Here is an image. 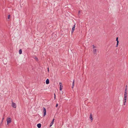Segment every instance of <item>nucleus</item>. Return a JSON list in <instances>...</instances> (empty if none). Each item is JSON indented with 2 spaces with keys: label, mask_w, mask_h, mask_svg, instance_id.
Returning a JSON list of instances; mask_svg holds the SVG:
<instances>
[{
  "label": "nucleus",
  "mask_w": 128,
  "mask_h": 128,
  "mask_svg": "<svg viewBox=\"0 0 128 128\" xmlns=\"http://www.w3.org/2000/svg\"><path fill=\"white\" fill-rule=\"evenodd\" d=\"M7 124H9L10 123L12 122V119L10 118H8L7 120Z\"/></svg>",
  "instance_id": "f257e3e1"
},
{
  "label": "nucleus",
  "mask_w": 128,
  "mask_h": 128,
  "mask_svg": "<svg viewBox=\"0 0 128 128\" xmlns=\"http://www.w3.org/2000/svg\"><path fill=\"white\" fill-rule=\"evenodd\" d=\"M43 112L44 113L43 116H44L46 115V108L44 107L43 108Z\"/></svg>",
  "instance_id": "f03ea898"
},
{
  "label": "nucleus",
  "mask_w": 128,
  "mask_h": 128,
  "mask_svg": "<svg viewBox=\"0 0 128 128\" xmlns=\"http://www.w3.org/2000/svg\"><path fill=\"white\" fill-rule=\"evenodd\" d=\"M12 107L14 108H16V104L13 102H12Z\"/></svg>",
  "instance_id": "7ed1b4c3"
},
{
  "label": "nucleus",
  "mask_w": 128,
  "mask_h": 128,
  "mask_svg": "<svg viewBox=\"0 0 128 128\" xmlns=\"http://www.w3.org/2000/svg\"><path fill=\"white\" fill-rule=\"evenodd\" d=\"M127 96V94H124V100L125 102H126Z\"/></svg>",
  "instance_id": "20e7f679"
},
{
  "label": "nucleus",
  "mask_w": 128,
  "mask_h": 128,
  "mask_svg": "<svg viewBox=\"0 0 128 128\" xmlns=\"http://www.w3.org/2000/svg\"><path fill=\"white\" fill-rule=\"evenodd\" d=\"M54 120V119H53L52 120V122H51L50 124V127H51L52 126V125L53 124Z\"/></svg>",
  "instance_id": "39448f33"
},
{
  "label": "nucleus",
  "mask_w": 128,
  "mask_h": 128,
  "mask_svg": "<svg viewBox=\"0 0 128 128\" xmlns=\"http://www.w3.org/2000/svg\"><path fill=\"white\" fill-rule=\"evenodd\" d=\"M90 118L92 120H93L92 115V114H90Z\"/></svg>",
  "instance_id": "423d86ee"
},
{
  "label": "nucleus",
  "mask_w": 128,
  "mask_h": 128,
  "mask_svg": "<svg viewBox=\"0 0 128 128\" xmlns=\"http://www.w3.org/2000/svg\"><path fill=\"white\" fill-rule=\"evenodd\" d=\"M41 124H37V126L38 128H40L41 127Z\"/></svg>",
  "instance_id": "0eeeda50"
},
{
  "label": "nucleus",
  "mask_w": 128,
  "mask_h": 128,
  "mask_svg": "<svg viewBox=\"0 0 128 128\" xmlns=\"http://www.w3.org/2000/svg\"><path fill=\"white\" fill-rule=\"evenodd\" d=\"M46 83L47 84H48L49 83V80L48 79H47L46 81Z\"/></svg>",
  "instance_id": "6e6552de"
},
{
  "label": "nucleus",
  "mask_w": 128,
  "mask_h": 128,
  "mask_svg": "<svg viewBox=\"0 0 128 128\" xmlns=\"http://www.w3.org/2000/svg\"><path fill=\"white\" fill-rule=\"evenodd\" d=\"M75 25H76V24H74V26H73L72 28V30H73L74 31V30L75 27Z\"/></svg>",
  "instance_id": "1a4fd4ad"
},
{
  "label": "nucleus",
  "mask_w": 128,
  "mask_h": 128,
  "mask_svg": "<svg viewBox=\"0 0 128 128\" xmlns=\"http://www.w3.org/2000/svg\"><path fill=\"white\" fill-rule=\"evenodd\" d=\"M19 54H22V50L21 49H20L19 50Z\"/></svg>",
  "instance_id": "9d476101"
},
{
  "label": "nucleus",
  "mask_w": 128,
  "mask_h": 128,
  "mask_svg": "<svg viewBox=\"0 0 128 128\" xmlns=\"http://www.w3.org/2000/svg\"><path fill=\"white\" fill-rule=\"evenodd\" d=\"M74 80H73V82H72V88H74Z\"/></svg>",
  "instance_id": "9b49d317"
},
{
  "label": "nucleus",
  "mask_w": 128,
  "mask_h": 128,
  "mask_svg": "<svg viewBox=\"0 0 128 128\" xmlns=\"http://www.w3.org/2000/svg\"><path fill=\"white\" fill-rule=\"evenodd\" d=\"M96 52V49H94L93 51V52L95 54Z\"/></svg>",
  "instance_id": "f8f14e48"
},
{
  "label": "nucleus",
  "mask_w": 128,
  "mask_h": 128,
  "mask_svg": "<svg viewBox=\"0 0 128 128\" xmlns=\"http://www.w3.org/2000/svg\"><path fill=\"white\" fill-rule=\"evenodd\" d=\"M62 86H60V90H61L62 89Z\"/></svg>",
  "instance_id": "ddd939ff"
},
{
  "label": "nucleus",
  "mask_w": 128,
  "mask_h": 128,
  "mask_svg": "<svg viewBox=\"0 0 128 128\" xmlns=\"http://www.w3.org/2000/svg\"><path fill=\"white\" fill-rule=\"evenodd\" d=\"M34 58L35 60H36L37 61L38 60V58L36 57H35Z\"/></svg>",
  "instance_id": "4468645a"
},
{
  "label": "nucleus",
  "mask_w": 128,
  "mask_h": 128,
  "mask_svg": "<svg viewBox=\"0 0 128 128\" xmlns=\"http://www.w3.org/2000/svg\"><path fill=\"white\" fill-rule=\"evenodd\" d=\"M10 17V15L9 14L8 16V19H9Z\"/></svg>",
  "instance_id": "2eb2a0df"
},
{
  "label": "nucleus",
  "mask_w": 128,
  "mask_h": 128,
  "mask_svg": "<svg viewBox=\"0 0 128 128\" xmlns=\"http://www.w3.org/2000/svg\"><path fill=\"white\" fill-rule=\"evenodd\" d=\"M127 88H126L125 89V91L124 92H127Z\"/></svg>",
  "instance_id": "dca6fc26"
},
{
  "label": "nucleus",
  "mask_w": 128,
  "mask_h": 128,
  "mask_svg": "<svg viewBox=\"0 0 128 128\" xmlns=\"http://www.w3.org/2000/svg\"><path fill=\"white\" fill-rule=\"evenodd\" d=\"M59 84H60V86H62V83L61 82H60L59 83Z\"/></svg>",
  "instance_id": "f3484780"
},
{
  "label": "nucleus",
  "mask_w": 128,
  "mask_h": 128,
  "mask_svg": "<svg viewBox=\"0 0 128 128\" xmlns=\"http://www.w3.org/2000/svg\"><path fill=\"white\" fill-rule=\"evenodd\" d=\"M93 48H96V47L95 46H94V45H93Z\"/></svg>",
  "instance_id": "a211bd4d"
},
{
  "label": "nucleus",
  "mask_w": 128,
  "mask_h": 128,
  "mask_svg": "<svg viewBox=\"0 0 128 128\" xmlns=\"http://www.w3.org/2000/svg\"><path fill=\"white\" fill-rule=\"evenodd\" d=\"M4 119V118H2V122H1L2 123V122L3 120Z\"/></svg>",
  "instance_id": "6ab92c4d"
},
{
  "label": "nucleus",
  "mask_w": 128,
  "mask_h": 128,
  "mask_svg": "<svg viewBox=\"0 0 128 128\" xmlns=\"http://www.w3.org/2000/svg\"><path fill=\"white\" fill-rule=\"evenodd\" d=\"M126 102H125V100H124V103L123 104H124V105H125V103Z\"/></svg>",
  "instance_id": "aec40b11"
},
{
  "label": "nucleus",
  "mask_w": 128,
  "mask_h": 128,
  "mask_svg": "<svg viewBox=\"0 0 128 128\" xmlns=\"http://www.w3.org/2000/svg\"><path fill=\"white\" fill-rule=\"evenodd\" d=\"M58 104H56V107H57L58 106Z\"/></svg>",
  "instance_id": "412c9836"
},
{
  "label": "nucleus",
  "mask_w": 128,
  "mask_h": 128,
  "mask_svg": "<svg viewBox=\"0 0 128 128\" xmlns=\"http://www.w3.org/2000/svg\"><path fill=\"white\" fill-rule=\"evenodd\" d=\"M74 30H72V31H71L72 34L73 32H74Z\"/></svg>",
  "instance_id": "4be33fe9"
},
{
  "label": "nucleus",
  "mask_w": 128,
  "mask_h": 128,
  "mask_svg": "<svg viewBox=\"0 0 128 128\" xmlns=\"http://www.w3.org/2000/svg\"><path fill=\"white\" fill-rule=\"evenodd\" d=\"M118 40V38L117 37L116 38V40L117 41V40Z\"/></svg>",
  "instance_id": "5701e85b"
},
{
  "label": "nucleus",
  "mask_w": 128,
  "mask_h": 128,
  "mask_svg": "<svg viewBox=\"0 0 128 128\" xmlns=\"http://www.w3.org/2000/svg\"><path fill=\"white\" fill-rule=\"evenodd\" d=\"M48 72H49V68H48Z\"/></svg>",
  "instance_id": "b1692460"
},
{
  "label": "nucleus",
  "mask_w": 128,
  "mask_h": 128,
  "mask_svg": "<svg viewBox=\"0 0 128 128\" xmlns=\"http://www.w3.org/2000/svg\"><path fill=\"white\" fill-rule=\"evenodd\" d=\"M118 43H117V44H116V47L118 46Z\"/></svg>",
  "instance_id": "393cba45"
},
{
  "label": "nucleus",
  "mask_w": 128,
  "mask_h": 128,
  "mask_svg": "<svg viewBox=\"0 0 128 128\" xmlns=\"http://www.w3.org/2000/svg\"><path fill=\"white\" fill-rule=\"evenodd\" d=\"M54 98L55 99L56 98V95L55 94H54Z\"/></svg>",
  "instance_id": "a878e982"
},
{
  "label": "nucleus",
  "mask_w": 128,
  "mask_h": 128,
  "mask_svg": "<svg viewBox=\"0 0 128 128\" xmlns=\"http://www.w3.org/2000/svg\"><path fill=\"white\" fill-rule=\"evenodd\" d=\"M124 94H127V92H124Z\"/></svg>",
  "instance_id": "bb28decb"
},
{
  "label": "nucleus",
  "mask_w": 128,
  "mask_h": 128,
  "mask_svg": "<svg viewBox=\"0 0 128 128\" xmlns=\"http://www.w3.org/2000/svg\"><path fill=\"white\" fill-rule=\"evenodd\" d=\"M117 43H119V41L118 40H117Z\"/></svg>",
  "instance_id": "cd10ccee"
},
{
  "label": "nucleus",
  "mask_w": 128,
  "mask_h": 128,
  "mask_svg": "<svg viewBox=\"0 0 128 128\" xmlns=\"http://www.w3.org/2000/svg\"><path fill=\"white\" fill-rule=\"evenodd\" d=\"M80 10H79V11H78V14H80Z\"/></svg>",
  "instance_id": "c85d7f7f"
},
{
  "label": "nucleus",
  "mask_w": 128,
  "mask_h": 128,
  "mask_svg": "<svg viewBox=\"0 0 128 128\" xmlns=\"http://www.w3.org/2000/svg\"><path fill=\"white\" fill-rule=\"evenodd\" d=\"M126 88H127V85H126Z\"/></svg>",
  "instance_id": "c756f323"
}]
</instances>
